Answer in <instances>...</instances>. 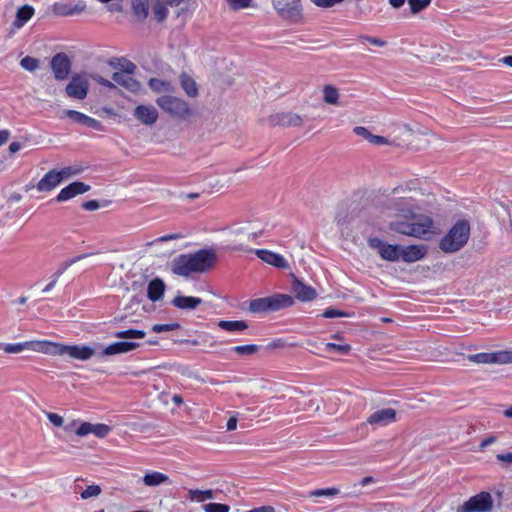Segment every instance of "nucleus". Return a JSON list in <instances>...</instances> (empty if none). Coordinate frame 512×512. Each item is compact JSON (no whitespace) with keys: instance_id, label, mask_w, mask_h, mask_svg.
Here are the masks:
<instances>
[{"instance_id":"1","label":"nucleus","mask_w":512,"mask_h":512,"mask_svg":"<svg viewBox=\"0 0 512 512\" xmlns=\"http://www.w3.org/2000/svg\"><path fill=\"white\" fill-rule=\"evenodd\" d=\"M217 261V255L213 249H200L194 253L180 254L171 263V271L178 276L188 277L192 273H205L209 271Z\"/></svg>"},{"instance_id":"2","label":"nucleus","mask_w":512,"mask_h":512,"mask_svg":"<svg viewBox=\"0 0 512 512\" xmlns=\"http://www.w3.org/2000/svg\"><path fill=\"white\" fill-rule=\"evenodd\" d=\"M470 237V223L460 219L441 238L439 248L445 253H454L461 250Z\"/></svg>"},{"instance_id":"3","label":"nucleus","mask_w":512,"mask_h":512,"mask_svg":"<svg viewBox=\"0 0 512 512\" xmlns=\"http://www.w3.org/2000/svg\"><path fill=\"white\" fill-rule=\"evenodd\" d=\"M293 304L294 298L292 296L278 293L251 300L249 311L254 314L270 313L291 307Z\"/></svg>"},{"instance_id":"4","label":"nucleus","mask_w":512,"mask_h":512,"mask_svg":"<svg viewBox=\"0 0 512 512\" xmlns=\"http://www.w3.org/2000/svg\"><path fill=\"white\" fill-rule=\"evenodd\" d=\"M155 103L173 119L186 120L193 114L190 105L179 97L162 95L155 100Z\"/></svg>"},{"instance_id":"5","label":"nucleus","mask_w":512,"mask_h":512,"mask_svg":"<svg viewBox=\"0 0 512 512\" xmlns=\"http://www.w3.org/2000/svg\"><path fill=\"white\" fill-rule=\"evenodd\" d=\"M432 225L431 218L421 216L417 221L413 222L393 221L390 223L389 228L396 233L421 238L430 231Z\"/></svg>"},{"instance_id":"6","label":"nucleus","mask_w":512,"mask_h":512,"mask_svg":"<svg viewBox=\"0 0 512 512\" xmlns=\"http://www.w3.org/2000/svg\"><path fill=\"white\" fill-rule=\"evenodd\" d=\"M45 353L59 356L68 355L70 358L86 361L95 354V350L88 345H65L48 341Z\"/></svg>"},{"instance_id":"7","label":"nucleus","mask_w":512,"mask_h":512,"mask_svg":"<svg viewBox=\"0 0 512 512\" xmlns=\"http://www.w3.org/2000/svg\"><path fill=\"white\" fill-rule=\"evenodd\" d=\"M493 499L489 492L482 491L457 507L456 512H491Z\"/></svg>"},{"instance_id":"8","label":"nucleus","mask_w":512,"mask_h":512,"mask_svg":"<svg viewBox=\"0 0 512 512\" xmlns=\"http://www.w3.org/2000/svg\"><path fill=\"white\" fill-rule=\"evenodd\" d=\"M273 7L284 20L297 23L302 18L300 0H273Z\"/></svg>"},{"instance_id":"9","label":"nucleus","mask_w":512,"mask_h":512,"mask_svg":"<svg viewBox=\"0 0 512 512\" xmlns=\"http://www.w3.org/2000/svg\"><path fill=\"white\" fill-rule=\"evenodd\" d=\"M470 362L477 364H512V350H499L494 352H481L467 356Z\"/></svg>"},{"instance_id":"10","label":"nucleus","mask_w":512,"mask_h":512,"mask_svg":"<svg viewBox=\"0 0 512 512\" xmlns=\"http://www.w3.org/2000/svg\"><path fill=\"white\" fill-rule=\"evenodd\" d=\"M89 91V80L86 73H75L65 87V93L69 98L83 100Z\"/></svg>"},{"instance_id":"11","label":"nucleus","mask_w":512,"mask_h":512,"mask_svg":"<svg viewBox=\"0 0 512 512\" xmlns=\"http://www.w3.org/2000/svg\"><path fill=\"white\" fill-rule=\"evenodd\" d=\"M49 66L53 76L57 81L67 80L72 68V62L69 56L64 52H58L52 56Z\"/></svg>"},{"instance_id":"12","label":"nucleus","mask_w":512,"mask_h":512,"mask_svg":"<svg viewBox=\"0 0 512 512\" xmlns=\"http://www.w3.org/2000/svg\"><path fill=\"white\" fill-rule=\"evenodd\" d=\"M368 245L372 249H377L380 257L386 261L396 262L400 259L401 246L384 243L378 237H370Z\"/></svg>"},{"instance_id":"13","label":"nucleus","mask_w":512,"mask_h":512,"mask_svg":"<svg viewBox=\"0 0 512 512\" xmlns=\"http://www.w3.org/2000/svg\"><path fill=\"white\" fill-rule=\"evenodd\" d=\"M133 116L143 125L152 126L157 122L159 112L153 105L140 104L135 107Z\"/></svg>"},{"instance_id":"14","label":"nucleus","mask_w":512,"mask_h":512,"mask_svg":"<svg viewBox=\"0 0 512 512\" xmlns=\"http://www.w3.org/2000/svg\"><path fill=\"white\" fill-rule=\"evenodd\" d=\"M271 126L297 127L302 124V118L292 112H281L270 115L267 119Z\"/></svg>"},{"instance_id":"15","label":"nucleus","mask_w":512,"mask_h":512,"mask_svg":"<svg viewBox=\"0 0 512 512\" xmlns=\"http://www.w3.org/2000/svg\"><path fill=\"white\" fill-rule=\"evenodd\" d=\"M291 291L295 298L302 302L312 301L317 296V292L313 287L306 285L294 275L292 276Z\"/></svg>"},{"instance_id":"16","label":"nucleus","mask_w":512,"mask_h":512,"mask_svg":"<svg viewBox=\"0 0 512 512\" xmlns=\"http://www.w3.org/2000/svg\"><path fill=\"white\" fill-rule=\"evenodd\" d=\"M48 341H26L22 343L3 344V350L6 353H20L25 349L45 353Z\"/></svg>"},{"instance_id":"17","label":"nucleus","mask_w":512,"mask_h":512,"mask_svg":"<svg viewBox=\"0 0 512 512\" xmlns=\"http://www.w3.org/2000/svg\"><path fill=\"white\" fill-rule=\"evenodd\" d=\"M90 185L85 184L84 182L75 181L70 183L68 186L61 189L59 194L56 197V201L63 202L67 201L77 195L84 194L85 192L90 190Z\"/></svg>"},{"instance_id":"18","label":"nucleus","mask_w":512,"mask_h":512,"mask_svg":"<svg viewBox=\"0 0 512 512\" xmlns=\"http://www.w3.org/2000/svg\"><path fill=\"white\" fill-rule=\"evenodd\" d=\"M396 421V411L393 408L379 409L367 419L371 425L385 426Z\"/></svg>"},{"instance_id":"19","label":"nucleus","mask_w":512,"mask_h":512,"mask_svg":"<svg viewBox=\"0 0 512 512\" xmlns=\"http://www.w3.org/2000/svg\"><path fill=\"white\" fill-rule=\"evenodd\" d=\"M254 253L260 258L263 262L272 265L276 268L286 269L289 267L286 259L278 253L272 252L266 249H256Z\"/></svg>"},{"instance_id":"20","label":"nucleus","mask_w":512,"mask_h":512,"mask_svg":"<svg viewBox=\"0 0 512 512\" xmlns=\"http://www.w3.org/2000/svg\"><path fill=\"white\" fill-rule=\"evenodd\" d=\"M65 115L68 118H70L71 120H73L74 122L82 124V125H84L88 128H91L93 130H96V131L104 130V126L100 121H98L92 117H89L81 112H78L76 110H66Z\"/></svg>"},{"instance_id":"21","label":"nucleus","mask_w":512,"mask_h":512,"mask_svg":"<svg viewBox=\"0 0 512 512\" xmlns=\"http://www.w3.org/2000/svg\"><path fill=\"white\" fill-rule=\"evenodd\" d=\"M141 345L140 343L133 342V341H119L114 342L107 347H105L101 353L103 356H111V355H117V354H125L128 352H131L137 348H139Z\"/></svg>"},{"instance_id":"22","label":"nucleus","mask_w":512,"mask_h":512,"mask_svg":"<svg viewBox=\"0 0 512 512\" xmlns=\"http://www.w3.org/2000/svg\"><path fill=\"white\" fill-rule=\"evenodd\" d=\"M112 80L132 93H137L141 89V83L138 80L122 72H114L112 74Z\"/></svg>"},{"instance_id":"23","label":"nucleus","mask_w":512,"mask_h":512,"mask_svg":"<svg viewBox=\"0 0 512 512\" xmlns=\"http://www.w3.org/2000/svg\"><path fill=\"white\" fill-rule=\"evenodd\" d=\"M34 8L25 4L16 11L15 20L11 24L13 30L21 29L34 15Z\"/></svg>"},{"instance_id":"24","label":"nucleus","mask_w":512,"mask_h":512,"mask_svg":"<svg viewBox=\"0 0 512 512\" xmlns=\"http://www.w3.org/2000/svg\"><path fill=\"white\" fill-rule=\"evenodd\" d=\"M85 4L79 2L77 4L72 3H56L53 6V11L59 16H72L82 13L85 10Z\"/></svg>"},{"instance_id":"25","label":"nucleus","mask_w":512,"mask_h":512,"mask_svg":"<svg viewBox=\"0 0 512 512\" xmlns=\"http://www.w3.org/2000/svg\"><path fill=\"white\" fill-rule=\"evenodd\" d=\"M426 254V249L424 246L417 245H409L406 247H401L400 258L407 263H412L422 259Z\"/></svg>"},{"instance_id":"26","label":"nucleus","mask_w":512,"mask_h":512,"mask_svg":"<svg viewBox=\"0 0 512 512\" xmlns=\"http://www.w3.org/2000/svg\"><path fill=\"white\" fill-rule=\"evenodd\" d=\"M61 183V177L57 173V170H50L44 175V177L37 183V190L40 192H48L54 189Z\"/></svg>"},{"instance_id":"27","label":"nucleus","mask_w":512,"mask_h":512,"mask_svg":"<svg viewBox=\"0 0 512 512\" xmlns=\"http://www.w3.org/2000/svg\"><path fill=\"white\" fill-rule=\"evenodd\" d=\"M202 303V299L193 296L177 295L171 304L181 310H194Z\"/></svg>"},{"instance_id":"28","label":"nucleus","mask_w":512,"mask_h":512,"mask_svg":"<svg viewBox=\"0 0 512 512\" xmlns=\"http://www.w3.org/2000/svg\"><path fill=\"white\" fill-rule=\"evenodd\" d=\"M166 285L160 278L151 280L147 287V297L152 302H157L162 299L165 292Z\"/></svg>"},{"instance_id":"29","label":"nucleus","mask_w":512,"mask_h":512,"mask_svg":"<svg viewBox=\"0 0 512 512\" xmlns=\"http://www.w3.org/2000/svg\"><path fill=\"white\" fill-rule=\"evenodd\" d=\"M263 233L262 229L252 228L251 224H246L244 226H235L231 230L232 235H243L244 239L251 241L255 240L257 237L261 236Z\"/></svg>"},{"instance_id":"30","label":"nucleus","mask_w":512,"mask_h":512,"mask_svg":"<svg viewBox=\"0 0 512 512\" xmlns=\"http://www.w3.org/2000/svg\"><path fill=\"white\" fill-rule=\"evenodd\" d=\"M109 65L111 67H113L114 69H119L120 72L122 73H125V74H128V75H133L135 74L136 70H137V67L136 65L126 59V58H112L111 60H109Z\"/></svg>"},{"instance_id":"31","label":"nucleus","mask_w":512,"mask_h":512,"mask_svg":"<svg viewBox=\"0 0 512 512\" xmlns=\"http://www.w3.org/2000/svg\"><path fill=\"white\" fill-rule=\"evenodd\" d=\"M133 15L138 21H144L149 15V0H131Z\"/></svg>"},{"instance_id":"32","label":"nucleus","mask_w":512,"mask_h":512,"mask_svg":"<svg viewBox=\"0 0 512 512\" xmlns=\"http://www.w3.org/2000/svg\"><path fill=\"white\" fill-rule=\"evenodd\" d=\"M148 86L154 93L158 94L170 93L174 90L171 82L154 77L148 80Z\"/></svg>"},{"instance_id":"33","label":"nucleus","mask_w":512,"mask_h":512,"mask_svg":"<svg viewBox=\"0 0 512 512\" xmlns=\"http://www.w3.org/2000/svg\"><path fill=\"white\" fill-rule=\"evenodd\" d=\"M217 326L220 329L228 331V332L244 331L248 328V324L244 320H234V321L220 320V321H218Z\"/></svg>"},{"instance_id":"34","label":"nucleus","mask_w":512,"mask_h":512,"mask_svg":"<svg viewBox=\"0 0 512 512\" xmlns=\"http://www.w3.org/2000/svg\"><path fill=\"white\" fill-rule=\"evenodd\" d=\"M180 83L182 89L189 97H196L198 95V87L195 80L186 73L180 75Z\"/></svg>"},{"instance_id":"35","label":"nucleus","mask_w":512,"mask_h":512,"mask_svg":"<svg viewBox=\"0 0 512 512\" xmlns=\"http://www.w3.org/2000/svg\"><path fill=\"white\" fill-rule=\"evenodd\" d=\"M168 481L169 477L166 474L156 471L147 473L143 478L144 484L150 487L158 486Z\"/></svg>"},{"instance_id":"36","label":"nucleus","mask_w":512,"mask_h":512,"mask_svg":"<svg viewBox=\"0 0 512 512\" xmlns=\"http://www.w3.org/2000/svg\"><path fill=\"white\" fill-rule=\"evenodd\" d=\"M166 5L168 4L165 2V0H154L152 11L155 16V19L159 23L164 22L167 18L168 9Z\"/></svg>"},{"instance_id":"37","label":"nucleus","mask_w":512,"mask_h":512,"mask_svg":"<svg viewBox=\"0 0 512 512\" xmlns=\"http://www.w3.org/2000/svg\"><path fill=\"white\" fill-rule=\"evenodd\" d=\"M188 499L191 501H198V502H203L208 499H214V491L211 489H208V490L190 489L188 491Z\"/></svg>"},{"instance_id":"38","label":"nucleus","mask_w":512,"mask_h":512,"mask_svg":"<svg viewBox=\"0 0 512 512\" xmlns=\"http://www.w3.org/2000/svg\"><path fill=\"white\" fill-rule=\"evenodd\" d=\"M338 100H339L338 89L331 84L325 85L323 88V101L327 104L337 105Z\"/></svg>"},{"instance_id":"39","label":"nucleus","mask_w":512,"mask_h":512,"mask_svg":"<svg viewBox=\"0 0 512 512\" xmlns=\"http://www.w3.org/2000/svg\"><path fill=\"white\" fill-rule=\"evenodd\" d=\"M146 332L141 329H126L114 333V337L120 339H143Z\"/></svg>"},{"instance_id":"40","label":"nucleus","mask_w":512,"mask_h":512,"mask_svg":"<svg viewBox=\"0 0 512 512\" xmlns=\"http://www.w3.org/2000/svg\"><path fill=\"white\" fill-rule=\"evenodd\" d=\"M91 255V253H85L63 262L58 268V270L54 273V275H56V277L59 278L70 266Z\"/></svg>"},{"instance_id":"41","label":"nucleus","mask_w":512,"mask_h":512,"mask_svg":"<svg viewBox=\"0 0 512 512\" xmlns=\"http://www.w3.org/2000/svg\"><path fill=\"white\" fill-rule=\"evenodd\" d=\"M233 352L239 354V355H253L259 350V346L256 344H247V345H240V346H234L231 349Z\"/></svg>"},{"instance_id":"42","label":"nucleus","mask_w":512,"mask_h":512,"mask_svg":"<svg viewBox=\"0 0 512 512\" xmlns=\"http://www.w3.org/2000/svg\"><path fill=\"white\" fill-rule=\"evenodd\" d=\"M20 66L29 72H33L39 67V60L31 56H25L20 61Z\"/></svg>"},{"instance_id":"43","label":"nucleus","mask_w":512,"mask_h":512,"mask_svg":"<svg viewBox=\"0 0 512 512\" xmlns=\"http://www.w3.org/2000/svg\"><path fill=\"white\" fill-rule=\"evenodd\" d=\"M431 3V0H408L410 11L412 14H417L426 9Z\"/></svg>"},{"instance_id":"44","label":"nucleus","mask_w":512,"mask_h":512,"mask_svg":"<svg viewBox=\"0 0 512 512\" xmlns=\"http://www.w3.org/2000/svg\"><path fill=\"white\" fill-rule=\"evenodd\" d=\"M102 488L99 485L92 484L87 486L85 490L81 492V498L87 500L92 497H97L101 494Z\"/></svg>"},{"instance_id":"45","label":"nucleus","mask_w":512,"mask_h":512,"mask_svg":"<svg viewBox=\"0 0 512 512\" xmlns=\"http://www.w3.org/2000/svg\"><path fill=\"white\" fill-rule=\"evenodd\" d=\"M181 325L177 322L174 323H168V324H154L151 328V330L154 333H162V332H169L174 331L177 329H180Z\"/></svg>"},{"instance_id":"46","label":"nucleus","mask_w":512,"mask_h":512,"mask_svg":"<svg viewBox=\"0 0 512 512\" xmlns=\"http://www.w3.org/2000/svg\"><path fill=\"white\" fill-rule=\"evenodd\" d=\"M111 431V427L107 424L97 423L92 424V434L98 438H104Z\"/></svg>"},{"instance_id":"47","label":"nucleus","mask_w":512,"mask_h":512,"mask_svg":"<svg viewBox=\"0 0 512 512\" xmlns=\"http://www.w3.org/2000/svg\"><path fill=\"white\" fill-rule=\"evenodd\" d=\"M339 494V489L335 487L316 489L310 492V497L335 496Z\"/></svg>"},{"instance_id":"48","label":"nucleus","mask_w":512,"mask_h":512,"mask_svg":"<svg viewBox=\"0 0 512 512\" xmlns=\"http://www.w3.org/2000/svg\"><path fill=\"white\" fill-rule=\"evenodd\" d=\"M326 350H334L342 355H347L351 351V346L349 344H336L333 342H328L325 344Z\"/></svg>"},{"instance_id":"49","label":"nucleus","mask_w":512,"mask_h":512,"mask_svg":"<svg viewBox=\"0 0 512 512\" xmlns=\"http://www.w3.org/2000/svg\"><path fill=\"white\" fill-rule=\"evenodd\" d=\"M205 512H229L230 506L222 503H208L203 505Z\"/></svg>"},{"instance_id":"50","label":"nucleus","mask_w":512,"mask_h":512,"mask_svg":"<svg viewBox=\"0 0 512 512\" xmlns=\"http://www.w3.org/2000/svg\"><path fill=\"white\" fill-rule=\"evenodd\" d=\"M232 10H240L252 6V0H226Z\"/></svg>"},{"instance_id":"51","label":"nucleus","mask_w":512,"mask_h":512,"mask_svg":"<svg viewBox=\"0 0 512 512\" xmlns=\"http://www.w3.org/2000/svg\"><path fill=\"white\" fill-rule=\"evenodd\" d=\"M322 316L324 318L348 317L349 313L336 308H327Z\"/></svg>"},{"instance_id":"52","label":"nucleus","mask_w":512,"mask_h":512,"mask_svg":"<svg viewBox=\"0 0 512 512\" xmlns=\"http://www.w3.org/2000/svg\"><path fill=\"white\" fill-rule=\"evenodd\" d=\"M359 40L367 41L370 44H372L374 46H378V47H384L387 45V41H385L381 38H378V37H372V36H368V35H360Z\"/></svg>"},{"instance_id":"53","label":"nucleus","mask_w":512,"mask_h":512,"mask_svg":"<svg viewBox=\"0 0 512 512\" xmlns=\"http://www.w3.org/2000/svg\"><path fill=\"white\" fill-rule=\"evenodd\" d=\"M76 435L83 437L92 433V423L82 422L75 431Z\"/></svg>"},{"instance_id":"54","label":"nucleus","mask_w":512,"mask_h":512,"mask_svg":"<svg viewBox=\"0 0 512 512\" xmlns=\"http://www.w3.org/2000/svg\"><path fill=\"white\" fill-rule=\"evenodd\" d=\"M313 4L322 8H330L343 0H310Z\"/></svg>"},{"instance_id":"55","label":"nucleus","mask_w":512,"mask_h":512,"mask_svg":"<svg viewBox=\"0 0 512 512\" xmlns=\"http://www.w3.org/2000/svg\"><path fill=\"white\" fill-rule=\"evenodd\" d=\"M47 415V418L48 420L56 427H61L64 423V419L62 416L56 414V413H52V412H48L46 413Z\"/></svg>"},{"instance_id":"56","label":"nucleus","mask_w":512,"mask_h":512,"mask_svg":"<svg viewBox=\"0 0 512 512\" xmlns=\"http://www.w3.org/2000/svg\"><path fill=\"white\" fill-rule=\"evenodd\" d=\"M353 131L357 136L365 138L368 142L370 141L372 133L367 128L363 126H356Z\"/></svg>"},{"instance_id":"57","label":"nucleus","mask_w":512,"mask_h":512,"mask_svg":"<svg viewBox=\"0 0 512 512\" xmlns=\"http://www.w3.org/2000/svg\"><path fill=\"white\" fill-rule=\"evenodd\" d=\"M369 143L374 144V145H391L392 144V142L388 138L383 137V136L373 135V134L370 138Z\"/></svg>"},{"instance_id":"58","label":"nucleus","mask_w":512,"mask_h":512,"mask_svg":"<svg viewBox=\"0 0 512 512\" xmlns=\"http://www.w3.org/2000/svg\"><path fill=\"white\" fill-rule=\"evenodd\" d=\"M79 169H74L73 167H65L63 169H61L60 171H57V173L59 174V176L61 177V182L71 176V175H75L77 173H79Z\"/></svg>"},{"instance_id":"59","label":"nucleus","mask_w":512,"mask_h":512,"mask_svg":"<svg viewBox=\"0 0 512 512\" xmlns=\"http://www.w3.org/2000/svg\"><path fill=\"white\" fill-rule=\"evenodd\" d=\"M184 236L180 233H172V234H167V235H164V236H161L157 239H155L152 243H157V242H166V241H170V240H177V239H182Z\"/></svg>"},{"instance_id":"60","label":"nucleus","mask_w":512,"mask_h":512,"mask_svg":"<svg viewBox=\"0 0 512 512\" xmlns=\"http://www.w3.org/2000/svg\"><path fill=\"white\" fill-rule=\"evenodd\" d=\"M93 79L95 81H97L100 85H102V86H104L106 88H109V89H115L116 88V86H115V84L113 82L103 78L100 75L93 76Z\"/></svg>"},{"instance_id":"61","label":"nucleus","mask_w":512,"mask_h":512,"mask_svg":"<svg viewBox=\"0 0 512 512\" xmlns=\"http://www.w3.org/2000/svg\"><path fill=\"white\" fill-rule=\"evenodd\" d=\"M82 208L87 211H95L100 208V204L97 200H89L83 202Z\"/></svg>"},{"instance_id":"62","label":"nucleus","mask_w":512,"mask_h":512,"mask_svg":"<svg viewBox=\"0 0 512 512\" xmlns=\"http://www.w3.org/2000/svg\"><path fill=\"white\" fill-rule=\"evenodd\" d=\"M496 459L500 462L510 464L512 463V452L497 454Z\"/></svg>"},{"instance_id":"63","label":"nucleus","mask_w":512,"mask_h":512,"mask_svg":"<svg viewBox=\"0 0 512 512\" xmlns=\"http://www.w3.org/2000/svg\"><path fill=\"white\" fill-rule=\"evenodd\" d=\"M237 418L235 416H232L228 419L226 427L228 431H233L237 428Z\"/></svg>"},{"instance_id":"64","label":"nucleus","mask_w":512,"mask_h":512,"mask_svg":"<svg viewBox=\"0 0 512 512\" xmlns=\"http://www.w3.org/2000/svg\"><path fill=\"white\" fill-rule=\"evenodd\" d=\"M247 512H275V509L272 506H261Z\"/></svg>"}]
</instances>
